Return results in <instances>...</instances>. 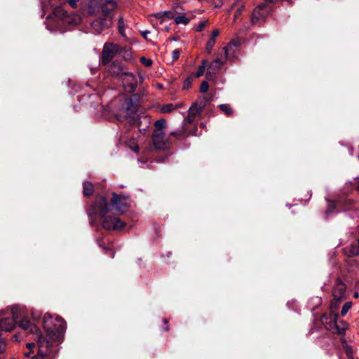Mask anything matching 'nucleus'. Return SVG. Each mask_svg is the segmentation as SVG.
Here are the masks:
<instances>
[{"instance_id": "obj_48", "label": "nucleus", "mask_w": 359, "mask_h": 359, "mask_svg": "<svg viewBox=\"0 0 359 359\" xmlns=\"http://www.w3.org/2000/svg\"><path fill=\"white\" fill-rule=\"evenodd\" d=\"M13 339H14L15 341H18V336H17V335H14V336L13 337Z\"/></svg>"}, {"instance_id": "obj_15", "label": "nucleus", "mask_w": 359, "mask_h": 359, "mask_svg": "<svg viewBox=\"0 0 359 359\" xmlns=\"http://www.w3.org/2000/svg\"><path fill=\"white\" fill-rule=\"evenodd\" d=\"M124 67L122 66L121 62L118 61H114L109 67L110 74L115 77H121L124 73Z\"/></svg>"}, {"instance_id": "obj_49", "label": "nucleus", "mask_w": 359, "mask_h": 359, "mask_svg": "<svg viewBox=\"0 0 359 359\" xmlns=\"http://www.w3.org/2000/svg\"><path fill=\"white\" fill-rule=\"evenodd\" d=\"M53 0H50V6H51L52 7H54L55 6H54V4H53Z\"/></svg>"}, {"instance_id": "obj_5", "label": "nucleus", "mask_w": 359, "mask_h": 359, "mask_svg": "<svg viewBox=\"0 0 359 359\" xmlns=\"http://www.w3.org/2000/svg\"><path fill=\"white\" fill-rule=\"evenodd\" d=\"M24 308L20 306H13L11 308V317L3 316L4 313H0V327L4 331H11L13 329L15 323L22 317Z\"/></svg>"}, {"instance_id": "obj_3", "label": "nucleus", "mask_w": 359, "mask_h": 359, "mask_svg": "<svg viewBox=\"0 0 359 359\" xmlns=\"http://www.w3.org/2000/svg\"><path fill=\"white\" fill-rule=\"evenodd\" d=\"M138 107V100L135 95L133 97L126 98L119 108L116 118L120 121H127L130 125L136 124L140 118L137 114Z\"/></svg>"}, {"instance_id": "obj_22", "label": "nucleus", "mask_w": 359, "mask_h": 359, "mask_svg": "<svg viewBox=\"0 0 359 359\" xmlns=\"http://www.w3.org/2000/svg\"><path fill=\"white\" fill-rule=\"evenodd\" d=\"M96 23L102 24L103 27H109L112 24L111 18L109 15H106L103 20H96L93 25Z\"/></svg>"}, {"instance_id": "obj_50", "label": "nucleus", "mask_w": 359, "mask_h": 359, "mask_svg": "<svg viewBox=\"0 0 359 359\" xmlns=\"http://www.w3.org/2000/svg\"><path fill=\"white\" fill-rule=\"evenodd\" d=\"M358 297V292H355V293L354 294V297H355V298H356V297Z\"/></svg>"}, {"instance_id": "obj_17", "label": "nucleus", "mask_w": 359, "mask_h": 359, "mask_svg": "<svg viewBox=\"0 0 359 359\" xmlns=\"http://www.w3.org/2000/svg\"><path fill=\"white\" fill-rule=\"evenodd\" d=\"M212 96H203L202 97H199L195 102L193 104H196V106L199 107V109H204L206 107L208 102L211 100Z\"/></svg>"}, {"instance_id": "obj_21", "label": "nucleus", "mask_w": 359, "mask_h": 359, "mask_svg": "<svg viewBox=\"0 0 359 359\" xmlns=\"http://www.w3.org/2000/svg\"><path fill=\"white\" fill-rule=\"evenodd\" d=\"M121 50L122 51H119V53L122 55V57L125 60L131 61L133 60V56L130 49L121 47Z\"/></svg>"}, {"instance_id": "obj_2", "label": "nucleus", "mask_w": 359, "mask_h": 359, "mask_svg": "<svg viewBox=\"0 0 359 359\" xmlns=\"http://www.w3.org/2000/svg\"><path fill=\"white\" fill-rule=\"evenodd\" d=\"M43 328L46 336H42L43 340L49 341L50 344L57 348V342L60 341L66 329L65 320L60 317H53L50 315H45L43 319Z\"/></svg>"}, {"instance_id": "obj_30", "label": "nucleus", "mask_w": 359, "mask_h": 359, "mask_svg": "<svg viewBox=\"0 0 359 359\" xmlns=\"http://www.w3.org/2000/svg\"><path fill=\"white\" fill-rule=\"evenodd\" d=\"M245 9V4H241V6L237 8L236 13H235V15H234V18H233V21L236 22V18L241 15L242 12L243 11V10Z\"/></svg>"}, {"instance_id": "obj_43", "label": "nucleus", "mask_w": 359, "mask_h": 359, "mask_svg": "<svg viewBox=\"0 0 359 359\" xmlns=\"http://www.w3.org/2000/svg\"><path fill=\"white\" fill-rule=\"evenodd\" d=\"M218 35H219V31H218L217 29H215V30H214V31L212 32V37H211V39H215V38H216L217 36H218Z\"/></svg>"}, {"instance_id": "obj_14", "label": "nucleus", "mask_w": 359, "mask_h": 359, "mask_svg": "<svg viewBox=\"0 0 359 359\" xmlns=\"http://www.w3.org/2000/svg\"><path fill=\"white\" fill-rule=\"evenodd\" d=\"M203 110V109H199V107L196 104H192L189 107L187 117L184 120V124L186 123H192L196 117L201 116Z\"/></svg>"}, {"instance_id": "obj_9", "label": "nucleus", "mask_w": 359, "mask_h": 359, "mask_svg": "<svg viewBox=\"0 0 359 359\" xmlns=\"http://www.w3.org/2000/svg\"><path fill=\"white\" fill-rule=\"evenodd\" d=\"M121 50V47L113 43H105L102 53V62L103 65L108 64Z\"/></svg>"}, {"instance_id": "obj_41", "label": "nucleus", "mask_w": 359, "mask_h": 359, "mask_svg": "<svg viewBox=\"0 0 359 359\" xmlns=\"http://www.w3.org/2000/svg\"><path fill=\"white\" fill-rule=\"evenodd\" d=\"M123 22L122 19H120L118 28H119V32L121 35H123V34H124V28L123 26Z\"/></svg>"}, {"instance_id": "obj_40", "label": "nucleus", "mask_w": 359, "mask_h": 359, "mask_svg": "<svg viewBox=\"0 0 359 359\" xmlns=\"http://www.w3.org/2000/svg\"><path fill=\"white\" fill-rule=\"evenodd\" d=\"M191 84V79L188 78L184 81V88H189Z\"/></svg>"}, {"instance_id": "obj_13", "label": "nucleus", "mask_w": 359, "mask_h": 359, "mask_svg": "<svg viewBox=\"0 0 359 359\" xmlns=\"http://www.w3.org/2000/svg\"><path fill=\"white\" fill-rule=\"evenodd\" d=\"M152 140L156 149H163L165 147L166 140L163 130H155L152 135Z\"/></svg>"}, {"instance_id": "obj_29", "label": "nucleus", "mask_w": 359, "mask_h": 359, "mask_svg": "<svg viewBox=\"0 0 359 359\" xmlns=\"http://www.w3.org/2000/svg\"><path fill=\"white\" fill-rule=\"evenodd\" d=\"M352 306V302H346L342 306V309L341 311V316H344L346 315L349 309Z\"/></svg>"}, {"instance_id": "obj_45", "label": "nucleus", "mask_w": 359, "mask_h": 359, "mask_svg": "<svg viewBox=\"0 0 359 359\" xmlns=\"http://www.w3.org/2000/svg\"><path fill=\"white\" fill-rule=\"evenodd\" d=\"M132 149H133V151H135L137 152V151H138V150H139V147H138V146H137V145H135L133 147H132Z\"/></svg>"}, {"instance_id": "obj_26", "label": "nucleus", "mask_w": 359, "mask_h": 359, "mask_svg": "<svg viewBox=\"0 0 359 359\" xmlns=\"http://www.w3.org/2000/svg\"><path fill=\"white\" fill-rule=\"evenodd\" d=\"M219 108L220 109L221 111H222L227 116H231L233 114L232 109L227 104H219Z\"/></svg>"}, {"instance_id": "obj_25", "label": "nucleus", "mask_w": 359, "mask_h": 359, "mask_svg": "<svg viewBox=\"0 0 359 359\" xmlns=\"http://www.w3.org/2000/svg\"><path fill=\"white\" fill-rule=\"evenodd\" d=\"M175 22L177 25L183 24L187 25L190 22V19L187 18L185 15H182L175 18Z\"/></svg>"}, {"instance_id": "obj_42", "label": "nucleus", "mask_w": 359, "mask_h": 359, "mask_svg": "<svg viewBox=\"0 0 359 359\" xmlns=\"http://www.w3.org/2000/svg\"><path fill=\"white\" fill-rule=\"evenodd\" d=\"M78 1L79 0H64V1H67L72 8H75L76 6Z\"/></svg>"}, {"instance_id": "obj_8", "label": "nucleus", "mask_w": 359, "mask_h": 359, "mask_svg": "<svg viewBox=\"0 0 359 359\" xmlns=\"http://www.w3.org/2000/svg\"><path fill=\"white\" fill-rule=\"evenodd\" d=\"M273 0H266V2L259 5L252 12L251 16V23L252 25H260L264 21L265 18L270 13L271 8L267 2H273Z\"/></svg>"}, {"instance_id": "obj_32", "label": "nucleus", "mask_w": 359, "mask_h": 359, "mask_svg": "<svg viewBox=\"0 0 359 359\" xmlns=\"http://www.w3.org/2000/svg\"><path fill=\"white\" fill-rule=\"evenodd\" d=\"M215 43V39H210V40L207 42L206 49L208 53L211 52Z\"/></svg>"}, {"instance_id": "obj_10", "label": "nucleus", "mask_w": 359, "mask_h": 359, "mask_svg": "<svg viewBox=\"0 0 359 359\" xmlns=\"http://www.w3.org/2000/svg\"><path fill=\"white\" fill-rule=\"evenodd\" d=\"M123 88L129 93L134 92L137 86V79L135 75L131 72H126L121 77Z\"/></svg>"}, {"instance_id": "obj_27", "label": "nucleus", "mask_w": 359, "mask_h": 359, "mask_svg": "<svg viewBox=\"0 0 359 359\" xmlns=\"http://www.w3.org/2000/svg\"><path fill=\"white\" fill-rule=\"evenodd\" d=\"M233 46H234V43H230L226 46L223 48V50H224V54H225L226 60H229V59H231L233 57V56H231L230 55L229 52L232 49Z\"/></svg>"}, {"instance_id": "obj_38", "label": "nucleus", "mask_w": 359, "mask_h": 359, "mask_svg": "<svg viewBox=\"0 0 359 359\" xmlns=\"http://www.w3.org/2000/svg\"><path fill=\"white\" fill-rule=\"evenodd\" d=\"M180 55V51L179 50H177V49L174 50L172 52V60H177L179 58Z\"/></svg>"}, {"instance_id": "obj_19", "label": "nucleus", "mask_w": 359, "mask_h": 359, "mask_svg": "<svg viewBox=\"0 0 359 359\" xmlns=\"http://www.w3.org/2000/svg\"><path fill=\"white\" fill-rule=\"evenodd\" d=\"M94 187L90 182H84L83 184V193L85 196H88L93 194Z\"/></svg>"}, {"instance_id": "obj_33", "label": "nucleus", "mask_w": 359, "mask_h": 359, "mask_svg": "<svg viewBox=\"0 0 359 359\" xmlns=\"http://www.w3.org/2000/svg\"><path fill=\"white\" fill-rule=\"evenodd\" d=\"M140 62L146 67H150L152 65V60L151 59L146 58L145 57H142L140 58Z\"/></svg>"}, {"instance_id": "obj_20", "label": "nucleus", "mask_w": 359, "mask_h": 359, "mask_svg": "<svg viewBox=\"0 0 359 359\" xmlns=\"http://www.w3.org/2000/svg\"><path fill=\"white\" fill-rule=\"evenodd\" d=\"M153 15L156 18L163 19V20H164L165 18L172 19L174 18L173 13L170 11L158 12V13H154Z\"/></svg>"}, {"instance_id": "obj_4", "label": "nucleus", "mask_w": 359, "mask_h": 359, "mask_svg": "<svg viewBox=\"0 0 359 359\" xmlns=\"http://www.w3.org/2000/svg\"><path fill=\"white\" fill-rule=\"evenodd\" d=\"M331 310L329 314L324 313L320 317V321L325 328L337 334H344L348 328V325L344 320H338L339 314Z\"/></svg>"}, {"instance_id": "obj_39", "label": "nucleus", "mask_w": 359, "mask_h": 359, "mask_svg": "<svg viewBox=\"0 0 359 359\" xmlns=\"http://www.w3.org/2000/svg\"><path fill=\"white\" fill-rule=\"evenodd\" d=\"M184 134V131L183 130H180L172 132L170 135L172 136H177V135L183 136Z\"/></svg>"}, {"instance_id": "obj_18", "label": "nucleus", "mask_w": 359, "mask_h": 359, "mask_svg": "<svg viewBox=\"0 0 359 359\" xmlns=\"http://www.w3.org/2000/svg\"><path fill=\"white\" fill-rule=\"evenodd\" d=\"M344 251L348 257L356 256L359 255V247L355 244H353L350 247L345 248Z\"/></svg>"}, {"instance_id": "obj_31", "label": "nucleus", "mask_w": 359, "mask_h": 359, "mask_svg": "<svg viewBox=\"0 0 359 359\" xmlns=\"http://www.w3.org/2000/svg\"><path fill=\"white\" fill-rule=\"evenodd\" d=\"M209 88V84L208 81H204L202 82L201 87H200V92L202 93H205L208 90Z\"/></svg>"}, {"instance_id": "obj_44", "label": "nucleus", "mask_w": 359, "mask_h": 359, "mask_svg": "<svg viewBox=\"0 0 359 359\" xmlns=\"http://www.w3.org/2000/svg\"><path fill=\"white\" fill-rule=\"evenodd\" d=\"M149 33V31H144V32H142V35H143V36H144L146 39H147V35Z\"/></svg>"}, {"instance_id": "obj_51", "label": "nucleus", "mask_w": 359, "mask_h": 359, "mask_svg": "<svg viewBox=\"0 0 359 359\" xmlns=\"http://www.w3.org/2000/svg\"><path fill=\"white\" fill-rule=\"evenodd\" d=\"M165 331H168V327H165Z\"/></svg>"}, {"instance_id": "obj_52", "label": "nucleus", "mask_w": 359, "mask_h": 359, "mask_svg": "<svg viewBox=\"0 0 359 359\" xmlns=\"http://www.w3.org/2000/svg\"><path fill=\"white\" fill-rule=\"evenodd\" d=\"M164 322H165V323H168V321H167V320H166V319H165V320H164Z\"/></svg>"}, {"instance_id": "obj_46", "label": "nucleus", "mask_w": 359, "mask_h": 359, "mask_svg": "<svg viewBox=\"0 0 359 359\" xmlns=\"http://www.w3.org/2000/svg\"><path fill=\"white\" fill-rule=\"evenodd\" d=\"M60 11H62V10H61L60 8H57L56 10H55V13H56V12H60Z\"/></svg>"}, {"instance_id": "obj_23", "label": "nucleus", "mask_w": 359, "mask_h": 359, "mask_svg": "<svg viewBox=\"0 0 359 359\" xmlns=\"http://www.w3.org/2000/svg\"><path fill=\"white\" fill-rule=\"evenodd\" d=\"M209 65V62L206 60H203L202 65L200 66L195 74L196 78H198L203 75L205 69L208 67V65Z\"/></svg>"}, {"instance_id": "obj_34", "label": "nucleus", "mask_w": 359, "mask_h": 359, "mask_svg": "<svg viewBox=\"0 0 359 359\" xmlns=\"http://www.w3.org/2000/svg\"><path fill=\"white\" fill-rule=\"evenodd\" d=\"M208 25V20H203V21L201 22V23L198 25V27L196 28V31L201 32Z\"/></svg>"}, {"instance_id": "obj_11", "label": "nucleus", "mask_w": 359, "mask_h": 359, "mask_svg": "<svg viewBox=\"0 0 359 359\" xmlns=\"http://www.w3.org/2000/svg\"><path fill=\"white\" fill-rule=\"evenodd\" d=\"M111 203L120 213H124L128 210V200L126 197H122L113 193V198L111 200Z\"/></svg>"}, {"instance_id": "obj_37", "label": "nucleus", "mask_w": 359, "mask_h": 359, "mask_svg": "<svg viewBox=\"0 0 359 359\" xmlns=\"http://www.w3.org/2000/svg\"><path fill=\"white\" fill-rule=\"evenodd\" d=\"M6 349V343L3 338L0 337V353H2L5 351Z\"/></svg>"}, {"instance_id": "obj_24", "label": "nucleus", "mask_w": 359, "mask_h": 359, "mask_svg": "<svg viewBox=\"0 0 359 359\" xmlns=\"http://www.w3.org/2000/svg\"><path fill=\"white\" fill-rule=\"evenodd\" d=\"M177 106L174 105L173 104L169 103L165 104L161 106L160 109V111L161 113L165 114V113H170L173 110L177 109Z\"/></svg>"}, {"instance_id": "obj_47", "label": "nucleus", "mask_w": 359, "mask_h": 359, "mask_svg": "<svg viewBox=\"0 0 359 359\" xmlns=\"http://www.w3.org/2000/svg\"><path fill=\"white\" fill-rule=\"evenodd\" d=\"M330 212H331V205H330V207L327 211V214H329Z\"/></svg>"}, {"instance_id": "obj_28", "label": "nucleus", "mask_w": 359, "mask_h": 359, "mask_svg": "<svg viewBox=\"0 0 359 359\" xmlns=\"http://www.w3.org/2000/svg\"><path fill=\"white\" fill-rule=\"evenodd\" d=\"M165 125H166V121L164 118H161L159 120H157L154 123V126L156 128V130H163V129L165 127Z\"/></svg>"}, {"instance_id": "obj_53", "label": "nucleus", "mask_w": 359, "mask_h": 359, "mask_svg": "<svg viewBox=\"0 0 359 359\" xmlns=\"http://www.w3.org/2000/svg\"><path fill=\"white\" fill-rule=\"evenodd\" d=\"M358 246L359 247V238H358Z\"/></svg>"}, {"instance_id": "obj_36", "label": "nucleus", "mask_w": 359, "mask_h": 359, "mask_svg": "<svg viewBox=\"0 0 359 359\" xmlns=\"http://www.w3.org/2000/svg\"><path fill=\"white\" fill-rule=\"evenodd\" d=\"M244 4L243 3V0H235V1L232 4L231 8L229 9L228 11V13H229L231 12V11L236 6H238L240 4Z\"/></svg>"}, {"instance_id": "obj_16", "label": "nucleus", "mask_w": 359, "mask_h": 359, "mask_svg": "<svg viewBox=\"0 0 359 359\" xmlns=\"http://www.w3.org/2000/svg\"><path fill=\"white\" fill-rule=\"evenodd\" d=\"M224 64V61L222 59H215L212 62L208 65V74H215Z\"/></svg>"}, {"instance_id": "obj_1", "label": "nucleus", "mask_w": 359, "mask_h": 359, "mask_svg": "<svg viewBox=\"0 0 359 359\" xmlns=\"http://www.w3.org/2000/svg\"><path fill=\"white\" fill-rule=\"evenodd\" d=\"M109 208L110 205L105 197H97L88 210L90 224L94 226L101 219L102 226L105 229L118 230L124 227L125 223L123 221L109 214Z\"/></svg>"}, {"instance_id": "obj_6", "label": "nucleus", "mask_w": 359, "mask_h": 359, "mask_svg": "<svg viewBox=\"0 0 359 359\" xmlns=\"http://www.w3.org/2000/svg\"><path fill=\"white\" fill-rule=\"evenodd\" d=\"M37 345V355L34 356L32 359H51L58 351V348H56V346L53 344H50L49 341H46L43 339L39 338Z\"/></svg>"}, {"instance_id": "obj_7", "label": "nucleus", "mask_w": 359, "mask_h": 359, "mask_svg": "<svg viewBox=\"0 0 359 359\" xmlns=\"http://www.w3.org/2000/svg\"><path fill=\"white\" fill-rule=\"evenodd\" d=\"M333 300L330 305L331 310H337L341 301L346 299V285L339 279L337 280L332 290Z\"/></svg>"}, {"instance_id": "obj_12", "label": "nucleus", "mask_w": 359, "mask_h": 359, "mask_svg": "<svg viewBox=\"0 0 359 359\" xmlns=\"http://www.w3.org/2000/svg\"><path fill=\"white\" fill-rule=\"evenodd\" d=\"M19 327L33 334L35 336L34 339H36L37 341H39V338L43 339L41 337L39 327L34 324H31L28 319H22L20 322Z\"/></svg>"}, {"instance_id": "obj_35", "label": "nucleus", "mask_w": 359, "mask_h": 359, "mask_svg": "<svg viewBox=\"0 0 359 359\" xmlns=\"http://www.w3.org/2000/svg\"><path fill=\"white\" fill-rule=\"evenodd\" d=\"M27 347L30 349L31 351L28 353H25V357H29L30 353L32 352V348L35 347V344L33 343V342H30V343H27Z\"/></svg>"}]
</instances>
